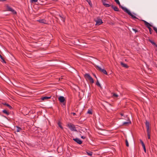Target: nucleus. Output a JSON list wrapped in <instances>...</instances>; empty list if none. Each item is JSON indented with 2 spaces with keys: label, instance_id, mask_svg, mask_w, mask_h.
I'll list each match as a JSON object with an SVG mask.
<instances>
[{
  "label": "nucleus",
  "instance_id": "f257e3e1",
  "mask_svg": "<svg viewBox=\"0 0 157 157\" xmlns=\"http://www.w3.org/2000/svg\"><path fill=\"white\" fill-rule=\"evenodd\" d=\"M120 7H121L122 10H123L125 12L127 13L129 15L132 17L133 19H138V18L136 16L133 15L130 12V11L128 10L127 8L125 7H124L121 6L120 3V4H118Z\"/></svg>",
  "mask_w": 157,
  "mask_h": 157
},
{
  "label": "nucleus",
  "instance_id": "f03ea898",
  "mask_svg": "<svg viewBox=\"0 0 157 157\" xmlns=\"http://www.w3.org/2000/svg\"><path fill=\"white\" fill-rule=\"evenodd\" d=\"M145 125L147 128V136L148 138L149 139H150V133L151 132V129L149 128L150 124L148 121H146Z\"/></svg>",
  "mask_w": 157,
  "mask_h": 157
},
{
  "label": "nucleus",
  "instance_id": "7ed1b4c3",
  "mask_svg": "<svg viewBox=\"0 0 157 157\" xmlns=\"http://www.w3.org/2000/svg\"><path fill=\"white\" fill-rule=\"evenodd\" d=\"M67 126L71 131H77L75 126L74 124L71 123H68L67 124Z\"/></svg>",
  "mask_w": 157,
  "mask_h": 157
},
{
  "label": "nucleus",
  "instance_id": "20e7f679",
  "mask_svg": "<svg viewBox=\"0 0 157 157\" xmlns=\"http://www.w3.org/2000/svg\"><path fill=\"white\" fill-rule=\"evenodd\" d=\"M84 76L85 78L89 80L91 83H94V80L93 78L89 74H86Z\"/></svg>",
  "mask_w": 157,
  "mask_h": 157
},
{
  "label": "nucleus",
  "instance_id": "39448f33",
  "mask_svg": "<svg viewBox=\"0 0 157 157\" xmlns=\"http://www.w3.org/2000/svg\"><path fill=\"white\" fill-rule=\"evenodd\" d=\"M103 5L106 7L110 6L111 5L110 4V3L106 0H101Z\"/></svg>",
  "mask_w": 157,
  "mask_h": 157
},
{
  "label": "nucleus",
  "instance_id": "423d86ee",
  "mask_svg": "<svg viewBox=\"0 0 157 157\" xmlns=\"http://www.w3.org/2000/svg\"><path fill=\"white\" fill-rule=\"evenodd\" d=\"M58 100L61 103H62L63 105H65L66 101L64 97L62 96H60L58 98Z\"/></svg>",
  "mask_w": 157,
  "mask_h": 157
},
{
  "label": "nucleus",
  "instance_id": "0eeeda50",
  "mask_svg": "<svg viewBox=\"0 0 157 157\" xmlns=\"http://www.w3.org/2000/svg\"><path fill=\"white\" fill-rule=\"evenodd\" d=\"M96 68L104 74L106 75H107V73L105 70L101 69L100 67L98 66H96Z\"/></svg>",
  "mask_w": 157,
  "mask_h": 157
},
{
  "label": "nucleus",
  "instance_id": "6e6552de",
  "mask_svg": "<svg viewBox=\"0 0 157 157\" xmlns=\"http://www.w3.org/2000/svg\"><path fill=\"white\" fill-rule=\"evenodd\" d=\"M95 21L96 22V25H99L103 23L102 20L99 17L97 18V20H95Z\"/></svg>",
  "mask_w": 157,
  "mask_h": 157
},
{
  "label": "nucleus",
  "instance_id": "1a4fd4ad",
  "mask_svg": "<svg viewBox=\"0 0 157 157\" xmlns=\"http://www.w3.org/2000/svg\"><path fill=\"white\" fill-rule=\"evenodd\" d=\"M6 7L8 11L12 12L13 14H16L17 13L14 10L9 6L8 5Z\"/></svg>",
  "mask_w": 157,
  "mask_h": 157
},
{
  "label": "nucleus",
  "instance_id": "9d476101",
  "mask_svg": "<svg viewBox=\"0 0 157 157\" xmlns=\"http://www.w3.org/2000/svg\"><path fill=\"white\" fill-rule=\"evenodd\" d=\"M128 121L124 122L123 123L122 125L127 126L128 125L131 124V122L128 117Z\"/></svg>",
  "mask_w": 157,
  "mask_h": 157
},
{
  "label": "nucleus",
  "instance_id": "9b49d317",
  "mask_svg": "<svg viewBox=\"0 0 157 157\" xmlns=\"http://www.w3.org/2000/svg\"><path fill=\"white\" fill-rule=\"evenodd\" d=\"M73 140L79 144H81L82 143V141L78 138H73Z\"/></svg>",
  "mask_w": 157,
  "mask_h": 157
},
{
  "label": "nucleus",
  "instance_id": "f8f14e48",
  "mask_svg": "<svg viewBox=\"0 0 157 157\" xmlns=\"http://www.w3.org/2000/svg\"><path fill=\"white\" fill-rule=\"evenodd\" d=\"M142 21L144 22L145 25L148 29V28H150V27H152L151 25L148 22H147L146 21L144 20H142Z\"/></svg>",
  "mask_w": 157,
  "mask_h": 157
},
{
  "label": "nucleus",
  "instance_id": "ddd939ff",
  "mask_svg": "<svg viewBox=\"0 0 157 157\" xmlns=\"http://www.w3.org/2000/svg\"><path fill=\"white\" fill-rule=\"evenodd\" d=\"M110 6L111 8L116 11H119V9L117 6H114L113 5H111Z\"/></svg>",
  "mask_w": 157,
  "mask_h": 157
},
{
  "label": "nucleus",
  "instance_id": "4468645a",
  "mask_svg": "<svg viewBox=\"0 0 157 157\" xmlns=\"http://www.w3.org/2000/svg\"><path fill=\"white\" fill-rule=\"evenodd\" d=\"M2 104L3 105H5L9 109H12V107L11 106H10V105H9L6 102L3 103H2Z\"/></svg>",
  "mask_w": 157,
  "mask_h": 157
},
{
  "label": "nucleus",
  "instance_id": "2eb2a0df",
  "mask_svg": "<svg viewBox=\"0 0 157 157\" xmlns=\"http://www.w3.org/2000/svg\"><path fill=\"white\" fill-rule=\"evenodd\" d=\"M37 21L41 23L46 24V21L45 19H40L37 20Z\"/></svg>",
  "mask_w": 157,
  "mask_h": 157
},
{
  "label": "nucleus",
  "instance_id": "dca6fc26",
  "mask_svg": "<svg viewBox=\"0 0 157 157\" xmlns=\"http://www.w3.org/2000/svg\"><path fill=\"white\" fill-rule=\"evenodd\" d=\"M121 65L123 67L127 68L128 67V65L125 63H124L122 62H121Z\"/></svg>",
  "mask_w": 157,
  "mask_h": 157
},
{
  "label": "nucleus",
  "instance_id": "f3484780",
  "mask_svg": "<svg viewBox=\"0 0 157 157\" xmlns=\"http://www.w3.org/2000/svg\"><path fill=\"white\" fill-rule=\"evenodd\" d=\"M59 16L61 18V20L63 22H65V18L64 16V15H63L62 14H59Z\"/></svg>",
  "mask_w": 157,
  "mask_h": 157
},
{
  "label": "nucleus",
  "instance_id": "a211bd4d",
  "mask_svg": "<svg viewBox=\"0 0 157 157\" xmlns=\"http://www.w3.org/2000/svg\"><path fill=\"white\" fill-rule=\"evenodd\" d=\"M149 41L153 45L155 46V47H157V44L154 42L153 41L151 40L150 39L149 40Z\"/></svg>",
  "mask_w": 157,
  "mask_h": 157
},
{
  "label": "nucleus",
  "instance_id": "6ab92c4d",
  "mask_svg": "<svg viewBox=\"0 0 157 157\" xmlns=\"http://www.w3.org/2000/svg\"><path fill=\"white\" fill-rule=\"evenodd\" d=\"M51 98V96L50 97H44L41 98V99L44 100L45 99H50Z\"/></svg>",
  "mask_w": 157,
  "mask_h": 157
},
{
  "label": "nucleus",
  "instance_id": "aec40b11",
  "mask_svg": "<svg viewBox=\"0 0 157 157\" xmlns=\"http://www.w3.org/2000/svg\"><path fill=\"white\" fill-rule=\"evenodd\" d=\"M0 58L2 60V62L4 63H6V61L4 60V58L0 54Z\"/></svg>",
  "mask_w": 157,
  "mask_h": 157
},
{
  "label": "nucleus",
  "instance_id": "412c9836",
  "mask_svg": "<svg viewBox=\"0 0 157 157\" xmlns=\"http://www.w3.org/2000/svg\"><path fill=\"white\" fill-rule=\"evenodd\" d=\"M3 113H4L6 114L7 115H9L10 114L9 113V112L7 111L6 110H4L2 111Z\"/></svg>",
  "mask_w": 157,
  "mask_h": 157
},
{
  "label": "nucleus",
  "instance_id": "4be33fe9",
  "mask_svg": "<svg viewBox=\"0 0 157 157\" xmlns=\"http://www.w3.org/2000/svg\"><path fill=\"white\" fill-rule=\"evenodd\" d=\"M58 124L59 126L61 129H63V127H62V126L61 125V123L60 122V121H58Z\"/></svg>",
  "mask_w": 157,
  "mask_h": 157
},
{
  "label": "nucleus",
  "instance_id": "5701e85b",
  "mask_svg": "<svg viewBox=\"0 0 157 157\" xmlns=\"http://www.w3.org/2000/svg\"><path fill=\"white\" fill-rule=\"evenodd\" d=\"M125 142L126 146L127 147H129V144L128 140L127 139L125 140Z\"/></svg>",
  "mask_w": 157,
  "mask_h": 157
},
{
  "label": "nucleus",
  "instance_id": "b1692460",
  "mask_svg": "<svg viewBox=\"0 0 157 157\" xmlns=\"http://www.w3.org/2000/svg\"><path fill=\"white\" fill-rule=\"evenodd\" d=\"M96 84L98 86L100 87H101V86L100 84L99 83V82L98 80H97V82H96Z\"/></svg>",
  "mask_w": 157,
  "mask_h": 157
},
{
  "label": "nucleus",
  "instance_id": "393cba45",
  "mask_svg": "<svg viewBox=\"0 0 157 157\" xmlns=\"http://www.w3.org/2000/svg\"><path fill=\"white\" fill-rule=\"evenodd\" d=\"M148 29L149 30V33H150V34H151L152 33V32L153 31L152 30V29H151V27L150 28H148Z\"/></svg>",
  "mask_w": 157,
  "mask_h": 157
},
{
  "label": "nucleus",
  "instance_id": "a878e982",
  "mask_svg": "<svg viewBox=\"0 0 157 157\" xmlns=\"http://www.w3.org/2000/svg\"><path fill=\"white\" fill-rule=\"evenodd\" d=\"M87 153L88 155L90 156H91L92 155V152L91 151H89V152H87Z\"/></svg>",
  "mask_w": 157,
  "mask_h": 157
},
{
  "label": "nucleus",
  "instance_id": "bb28decb",
  "mask_svg": "<svg viewBox=\"0 0 157 157\" xmlns=\"http://www.w3.org/2000/svg\"><path fill=\"white\" fill-rule=\"evenodd\" d=\"M17 132H18L20 131L21 129L19 127L17 126Z\"/></svg>",
  "mask_w": 157,
  "mask_h": 157
},
{
  "label": "nucleus",
  "instance_id": "cd10ccee",
  "mask_svg": "<svg viewBox=\"0 0 157 157\" xmlns=\"http://www.w3.org/2000/svg\"><path fill=\"white\" fill-rule=\"evenodd\" d=\"M143 148V149H144V152L145 153H146V147H145V145H144V146H142Z\"/></svg>",
  "mask_w": 157,
  "mask_h": 157
},
{
  "label": "nucleus",
  "instance_id": "c85d7f7f",
  "mask_svg": "<svg viewBox=\"0 0 157 157\" xmlns=\"http://www.w3.org/2000/svg\"><path fill=\"white\" fill-rule=\"evenodd\" d=\"M140 143H141V144L142 145V146H143L144 145H145V144H144V142H143V141L141 139H140Z\"/></svg>",
  "mask_w": 157,
  "mask_h": 157
},
{
  "label": "nucleus",
  "instance_id": "c756f323",
  "mask_svg": "<svg viewBox=\"0 0 157 157\" xmlns=\"http://www.w3.org/2000/svg\"><path fill=\"white\" fill-rule=\"evenodd\" d=\"M89 3L90 5L91 6L92 5V3L90 0H86Z\"/></svg>",
  "mask_w": 157,
  "mask_h": 157
},
{
  "label": "nucleus",
  "instance_id": "7c9ffc66",
  "mask_svg": "<svg viewBox=\"0 0 157 157\" xmlns=\"http://www.w3.org/2000/svg\"><path fill=\"white\" fill-rule=\"evenodd\" d=\"M153 29L155 31L156 33H157V28L155 27H153Z\"/></svg>",
  "mask_w": 157,
  "mask_h": 157
},
{
  "label": "nucleus",
  "instance_id": "2f4dec72",
  "mask_svg": "<svg viewBox=\"0 0 157 157\" xmlns=\"http://www.w3.org/2000/svg\"><path fill=\"white\" fill-rule=\"evenodd\" d=\"M87 113L89 114H92V112L91 110H89L87 112Z\"/></svg>",
  "mask_w": 157,
  "mask_h": 157
},
{
  "label": "nucleus",
  "instance_id": "473e14b6",
  "mask_svg": "<svg viewBox=\"0 0 157 157\" xmlns=\"http://www.w3.org/2000/svg\"><path fill=\"white\" fill-rule=\"evenodd\" d=\"M114 1L116 2V3L117 4H120V2L119 0H114Z\"/></svg>",
  "mask_w": 157,
  "mask_h": 157
},
{
  "label": "nucleus",
  "instance_id": "72a5a7b5",
  "mask_svg": "<svg viewBox=\"0 0 157 157\" xmlns=\"http://www.w3.org/2000/svg\"><path fill=\"white\" fill-rule=\"evenodd\" d=\"M113 96L116 97H117L118 96V95H117V94H115V93L113 94Z\"/></svg>",
  "mask_w": 157,
  "mask_h": 157
},
{
  "label": "nucleus",
  "instance_id": "f704fd0d",
  "mask_svg": "<svg viewBox=\"0 0 157 157\" xmlns=\"http://www.w3.org/2000/svg\"><path fill=\"white\" fill-rule=\"evenodd\" d=\"M32 2H37V0H31Z\"/></svg>",
  "mask_w": 157,
  "mask_h": 157
},
{
  "label": "nucleus",
  "instance_id": "c9c22d12",
  "mask_svg": "<svg viewBox=\"0 0 157 157\" xmlns=\"http://www.w3.org/2000/svg\"><path fill=\"white\" fill-rule=\"evenodd\" d=\"M132 29L134 31H135V33H136V32H138V31L136 29H135L132 28Z\"/></svg>",
  "mask_w": 157,
  "mask_h": 157
},
{
  "label": "nucleus",
  "instance_id": "e433bc0d",
  "mask_svg": "<svg viewBox=\"0 0 157 157\" xmlns=\"http://www.w3.org/2000/svg\"><path fill=\"white\" fill-rule=\"evenodd\" d=\"M81 138L82 139H85L86 138V137L85 136H81Z\"/></svg>",
  "mask_w": 157,
  "mask_h": 157
},
{
  "label": "nucleus",
  "instance_id": "4c0bfd02",
  "mask_svg": "<svg viewBox=\"0 0 157 157\" xmlns=\"http://www.w3.org/2000/svg\"><path fill=\"white\" fill-rule=\"evenodd\" d=\"M120 114L121 116H124V114L123 113H120Z\"/></svg>",
  "mask_w": 157,
  "mask_h": 157
},
{
  "label": "nucleus",
  "instance_id": "58836bf2",
  "mask_svg": "<svg viewBox=\"0 0 157 157\" xmlns=\"http://www.w3.org/2000/svg\"><path fill=\"white\" fill-rule=\"evenodd\" d=\"M73 115H76V113H71Z\"/></svg>",
  "mask_w": 157,
  "mask_h": 157
},
{
  "label": "nucleus",
  "instance_id": "ea45409f",
  "mask_svg": "<svg viewBox=\"0 0 157 157\" xmlns=\"http://www.w3.org/2000/svg\"><path fill=\"white\" fill-rule=\"evenodd\" d=\"M6 0H0L1 1H2V2L5 1H6Z\"/></svg>",
  "mask_w": 157,
  "mask_h": 157
},
{
  "label": "nucleus",
  "instance_id": "a19ab883",
  "mask_svg": "<svg viewBox=\"0 0 157 157\" xmlns=\"http://www.w3.org/2000/svg\"><path fill=\"white\" fill-rule=\"evenodd\" d=\"M94 77H95L96 78V77L95 75H94Z\"/></svg>",
  "mask_w": 157,
  "mask_h": 157
},
{
  "label": "nucleus",
  "instance_id": "79ce46f5",
  "mask_svg": "<svg viewBox=\"0 0 157 157\" xmlns=\"http://www.w3.org/2000/svg\"><path fill=\"white\" fill-rule=\"evenodd\" d=\"M109 104V105H111L110 104Z\"/></svg>",
  "mask_w": 157,
  "mask_h": 157
}]
</instances>
